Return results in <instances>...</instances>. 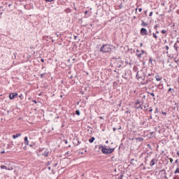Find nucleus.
Instances as JSON below:
<instances>
[{"label":"nucleus","mask_w":179,"mask_h":179,"mask_svg":"<svg viewBox=\"0 0 179 179\" xmlns=\"http://www.w3.org/2000/svg\"><path fill=\"white\" fill-rule=\"evenodd\" d=\"M112 50L113 45L108 44L103 45L100 48L101 52H111Z\"/></svg>","instance_id":"obj_1"},{"label":"nucleus","mask_w":179,"mask_h":179,"mask_svg":"<svg viewBox=\"0 0 179 179\" xmlns=\"http://www.w3.org/2000/svg\"><path fill=\"white\" fill-rule=\"evenodd\" d=\"M101 152L104 155H111V153H113V152H114V148L107 149L106 148H103L101 150Z\"/></svg>","instance_id":"obj_2"},{"label":"nucleus","mask_w":179,"mask_h":179,"mask_svg":"<svg viewBox=\"0 0 179 179\" xmlns=\"http://www.w3.org/2000/svg\"><path fill=\"white\" fill-rule=\"evenodd\" d=\"M143 73L142 71H138L136 76V78L138 79V80H141V79H143Z\"/></svg>","instance_id":"obj_3"},{"label":"nucleus","mask_w":179,"mask_h":179,"mask_svg":"<svg viewBox=\"0 0 179 179\" xmlns=\"http://www.w3.org/2000/svg\"><path fill=\"white\" fill-rule=\"evenodd\" d=\"M17 93H16V92L10 93L9 94V99H10V100H13V99L17 97Z\"/></svg>","instance_id":"obj_4"},{"label":"nucleus","mask_w":179,"mask_h":179,"mask_svg":"<svg viewBox=\"0 0 179 179\" xmlns=\"http://www.w3.org/2000/svg\"><path fill=\"white\" fill-rule=\"evenodd\" d=\"M141 34H142V36H148V30L145 28H142L141 29Z\"/></svg>","instance_id":"obj_5"},{"label":"nucleus","mask_w":179,"mask_h":179,"mask_svg":"<svg viewBox=\"0 0 179 179\" xmlns=\"http://www.w3.org/2000/svg\"><path fill=\"white\" fill-rule=\"evenodd\" d=\"M173 48L176 50V52H178V48H179V42H176L174 43V45H173Z\"/></svg>","instance_id":"obj_6"},{"label":"nucleus","mask_w":179,"mask_h":179,"mask_svg":"<svg viewBox=\"0 0 179 179\" xmlns=\"http://www.w3.org/2000/svg\"><path fill=\"white\" fill-rule=\"evenodd\" d=\"M156 164V160L155 159H152L150 163V167H153Z\"/></svg>","instance_id":"obj_7"},{"label":"nucleus","mask_w":179,"mask_h":179,"mask_svg":"<svg viewBox=\"0 0 179 179\" xmlns=\"http://www.w3.org/2000/svg\"><path fill=\"white\" fill-rule=\"evenodd\" d=\"M143 54H145V50H142L141 53H136V56L138 57V58H141V57H142V55Z\"/></svg>","instance_id":"obj_8"},{"label":"nucleus","mask_w":179,"mask_h":179,"mask_svg":"<svg viewBox=\"0 0 179 179\" xmlns=\"http://www.w3.org/2000/svg\"><path fill=\"white\" fill-rule=\"evenodd\" d=\"M1 169H5V170H12V168H8V166H5V165H1Z\"/></svg>","instance_id":"obj_9"},{"label":"nucleus","mask_w":179,"mask_h":179,"mask_svg":"<svg viewBox=\"0 0 179 179\" xmlns=\"http://www.w3.org/2000/svg\"><path fill=\"white\" fill-rule=\"evenodd\" d=\"M24 145H26L27 146L29 145V139L27 136L24 137Z\"/></svg>","instance_id":"obj_10"},{"label":"nucleus","mask_w":179,"mask_h":179,"mask_svg":"<svg viewBox=\"0 0 179 179\" xmlns=\"http://www.w3.org/2000/svg\"><path fill=\"white\" fill-rule=\"evenodd\" d=\"M19 136H22V134H17L13 136V139H16V138H19Z\"/></svg>","instance_id":"obj_11"},{"label":"nucleus","mask_w":179,"mask_h":179,"mask_svg":"<svg viewBox=\"0 0 179 179\" xmlns=\"http://www.w3.org/2000/svg\"><path fill=\"white\" fill-rule=\"evenodd\" d=\"M94 137H92L91 138L89 139V142L90 143H93V142H94Z\"/></svg>","instance_id":"obj_12"},{"label":"nucleus","mask_w":179,"mask_h":179,"mask_svg":"<svg viewBox=\"0 0 179 179\" xmlns=\"http://www.w3.org/2000/svg\"><path fill=\"white\" fill-rule=\"evenodd\" d=\"M141 26H143V27H146V26H148V23L145 22L144 21H142Z\"/></svg>","instance_id":"obj_13"},{"label":"nucleus","mask_w":179,"mask_h":179,"mask_svg":"<svg viewBox=\"0 0 179 179\" xmlns=\"http://www.w3.org/2000/svg\"><path fill=\"white\" fill-rule=\"evenodd\" d=\"M148 107H149V105L146 103L145 106H143V110H148Z\"/></svg>","instance_id":"obj_14"},{"label":"nucleus","mask_w":179,"mask_h":179,"mask_svg":"<svg viewBox=\"0 0 179 179\" xmlns=\"http://www.w3.org/2000/svg\"><path fill=\"white\" fill-rule=\"evenodd\" d=\"M43 156H45V157H47V156H48V151H45L44 153L43 154Z\"/></svg>","instance_id":"obj_15"},{"label":"nucleus","mask_w":179,"mask_h":179,"mask_svg":"<svg viewBox=\"0 0 179 179\" xmlns=\"http://www.w3.org/2000/svg\"><path fill=\"white\" fill-rule=\"evenodd\" d=\"M76 115H80V111L79 110H77L76 111Z\"/></svg>","instance_id":"obj_16"},{"label":"nucleus","mask_w":179,"mask_h":179,"mask_svg":"<svg viewBox=\"0 0 179 179\" xmlns=\"http://www.w3.org/2000/svg\"><path fill=\"white\" fill-rule=\"evenodd\" d=\"M156 80L157 82H160V80H162V78H159V76H156Z\"/></svg>","instance_id":"obj_17"},{"label":"nucleus","mask_w":179,"mask_h":179,"mask_svg":"<svg viewBox=\"0 0 179 179\" xmlns=\"http://www.w3.org/2000/svg\"><path fill=\"white\" fill-rule=\"evenodd\" d=\"M136 108H141V110H143V106L139 105L138 106L136 107Z\"/></svg>","instance_id":"obj_18"},{"label":"nucleus","mask_w":179,"mask_h":179,"mask_svg":"<svg viewBox=\"0 0 179 179\" xmlns=\"http://www.w3.org/2000/svg\"><path fill=\"white\" fill-rule=\"evenodd\" d=\"M177 173L179 174V168H177L175 171V174H177Z\"/></svg>","instance_id":"obj_19"},{"label":"nucleus","mask_w":179,"mask_h":179,"mask_svg":"<svg viewBox=\"0 0 179 179\" xmlns=\"http://www.w3.org/2000/svg\"><path fill=\"white\" fill-rule=\"evenodd\" d=\"M168 92H171V93H173V92H174V89L169 88Z\"/></svg>","instance_id":"obj_20"},{"label":"nucleus","mask_w":179,"mask_h":179,"mask_svg":"<svg viewBox=\"0 0 179 179\" xmlns=\"http://www.w3.org/2000/svg\"><path fill=\"white\" fill-rule=\"evenodd\" d=\"M149 94H150V96H152V97H155V93L153 92H148Z\"/></svg>","instance_id":"obj_21"},{"label":"nucleus","mask_w":179,"mask_h":179,"mask_svg":"<svg viewBox=\"0 0 179 179\" xmlns=\"http://www.w3.org/2000/svg\"><path fill=\"white\" fill-rule=\"evenodd\" d=\"M138 105L141 106V101H137L136 102V106H138Z\"/></svg>","instance_id":"obj_22"},{"label":"nucleus","mask_w":179,"mask_h":179,"mask_svg":"<svg viewBox=\"0 0 179 179\" xmlns=\"http://www.w3.org/2000/svg\"><path fill=\"white\" fill-rule=\"evenodd\" d=\"M152 36H153L154 38H157V35H156V34L153 33Z\"/></svg>","instance_id":"obj_23"},{"label":"nucleus","mask_w":179,"mask_h":179,"mask_svg":"<svg viewBox=\"0 0 179 179\" xmlns=\"http://www.w3.org/2000/svg\"><path fill=\"white\" fill-rule=\"evenodd\" d=\"M134 162H135V159H132L130 161L131 164H134Z\"/></svg>","instance_id":"obj_24"},{"label":"nucleus","mask_w":179,"mask_h":179,"mask_svg":"<svg viewBox=\"0 0 179 179\" xmlns=\"http://www.w3.org/2000/svg\"><path fill=\"white\" fill-rule=\"evenodd\" d=\"M55 34H56L57 37H59V36H61V34H59L58 32H56Z\"/></svg>","instance_id":"obj_25"},{"label":"nucleus","mask_w":179,"mask_h":179,"mask_svg":"<svg viewBox=\"0 0 179 179\" xmlns=\"http://www.w3.org/2000/svg\"><path fill=\"white\" fill-rule=\"evenodd\" d=\"M121 66H122V64H121L117 65V68H121Z\"/></svg>","instance_id":"obj_26"},{"label":"nucleus","mask_w":179,"mask_h":179,"mask_svg":"<svg viewBox=\"0 0 179 179\" xmlns=\"http://www.w3.org/2000/svg\"><path fill=\"white\" fill-rule=\"evenodd\" d=\"M162 34H166V30L163 29V30L162 31Z\"/></svg>","instance_id":"obj_27"},{"label":"nucleus","mask_w":179,"mask_h":179,"mask_svg":"<svg viewBox=\"0 0 179 179\" xmlns=\"http://www.w3.org/2000/svg\"><path fill=\"white\" fill-rule=\"evenodd\" d=\"M152 61H153V60L152 59V58H150V59H149V63H150V64H152Z\"/></svg>","instance_id":"obj_28"},{"label":"nucleus","mask_w":179,"mask_h":179,"mask_svg":"<svg viewBox=\"0 0 179 179\" xmlns=\"http://www.w3.org/2000/svg\"><path fill=\"white\" fill-rule=\"evenodd\" d=\"M44 75H45V73H42V74H41V78H44Z\"/></svg>","instance_id":"obj_29"},{"label":"nucleus","mask_w":179,"mask_h":179,"mask_svg":"<svg viewBox=\"0 0 179 179\" xmlns=\"http://www.w3.org/2000/svg\"><path fill=\"white\" fill-rule=\"evenodd\" d=\"M165 48H166V50L167 51H169V48L168 45H166V46H165Z\"/></svg>","instance_id":"obj_30"},{"label":"nucleus","mask_w":179,"mask_h":179,"mask_svg":"<svg viewBox=\"0 0 179 179\" xmlns=\"http://www.w3.org/2000/svg\"><path fill=\"white\" fill-rule=\"evenodd\" d=\"M152 15H153V12H150L149 16H152Z\"/></svg>","instance_id":"obj_31"},{"label":"nucleus","mask_w":179,"mask_h":179,"mask_svg":"<svg viewBox=\"0 0 179 179\" xmlns=\"http://www.w3.org/2000/svg\"><path fill=\"white\" fill-rule=\"evenodd\" d=\"M19 97H20V99H22V97H23V94H20V96H19Z\"/></svg>","instance_id":"obj_32"},{"label":"nucleus","mask_w":179,"mask_h":179,"mask_svg":"<svg viewBox=\"0 0 179 179\" xmlns=\"http://www.w3.org/2000/svg\"><path fill=\"white\" fill-rule=\"evenodd\" d=\"M136 139H138V141H143V138H136Z\"/></svg>","instance_id":"obj_33"},{"label":"nucleus","mask_w":179,"mask_h":179,"mask_svg":"<svg viewBox=\"0 0 179 179\" xmlns=\"http://www.w3.org/2000/svg\"><path fill=\"white\" fill-rule=\"evenodd\" d=\"M47 1L48 2H52L54 0H45Z\"/></svg>","instance_id":"obj_34"},{"label":"nucleus","mask_w":179,"mask_h":179,"mask_svg":"<svg viewBox=\"0 0 179 179\" xmlns=\"http://www.w3.org/2000/svg\"><path fill=\"white\" fill-rule=\"evenodd\" d=\"M149 111H150V113H152V111H153V109H152V108H150Z\"/></svg>","instance_id":"obj_35"},{"label":"nucleus","mask_w":179,"mask_h":179,"mask_svg":"<svg viewBox=\"0 0 179 179\" xmlns=\"http://www.w3.org/2000/svg\"><path fill=\"white\" fill-rule=\"evenodd\" d=\"M113 131L114 132H115V131H117V129L115 127H113Z\"/></svg>","instance_id":"obj_36"},{"label":"nucleus","mask_w":179,"mask_h":179,"mask_svg":"<svg viewBox=\"0 0 179 179\" xmlns=\"http://www.w3.org/2000/svg\"><path fill=\"white\" fill-rule=\"evenodd\" d=\"M41 62H44V59H41Z\"/></svg>","instance_id":"obj_37"},{"label":"nucleus","mask_w":179,"mask_h":179,"mask_svg":"<svg viewBox=\"0 0 179 179\" xmlns=\"http://www.w3.org/2000/svg\"><path fill=\"white\" fill-rule=\"evenodd\" d=\"M162 114L164 115H166V112H162Z\"/></svg>","instance_id":"obj_38"},{"label":"nucleus","mask_w":179,"mask_h":179,"mask_svg":"<svg viewBox=\"0 0 179 179\" xmlns=\"http://www.w3.org/2000/svg\"><path fill=\"white\" fill-rule=\"evenodd\" d=\"M139 12H142V8L138 9Z\"/></svg>","instance_id":"obj_39"},{"label":"nucleus","mask_w":179,"mask_h":179,"mask_svg":"<svg viewBox=\"0 0 179 179\" xmlns=\"http://www.w3.org/2000/svg\"><path fill=\"white\" fill-rule=\"evenodd\" d=\"M137 54H139V50H136Z\"/></svg>","instance_id":"obj_40"},{"label":"nucleus","mask_w":179,"mask_h":179,"mask_svg":"<svg viewBox=\"0 0 179 179\" xmlns=\"http://www.w3.org/2000/svg\"><path fill=\"white\" fill-rule=\"evenodd\" d=\"M99 118H100L101 120H103V117H101V116H100Z\"/></svg>","instance_id":"obj_41"},{"label":"nucleus","mask_w":179,"mask_h":179,"mask_svg":"<svg viewBox=\"0 0 179 179\" xmlns=\"http://www.w3.org/2000/svg\"><path fill=\"white\" fill-rule=\"evenodd\" d=\"M155 29H157V24L155 26Z\"/></svg>","instance_id":"obj_42"},{"label":"nucleus","mask_w":179,"mask_h":179,"mask_svg":"<svg viewBox=\"0 0 179 179\" xmlns=\"http://www.w3.org/2000/svg\"><path fill=\"white\" fill-rule=\"evenodd\" d=\"M177 13H178V15H179V10H177Z\"/></svg>","instance_id":"obj_43"},{"label":"nucleus","mask_w":179,"mask_h":179,"mask_svg":"<svg viewBox=\"0 0 179 179\" xmlns=\"http://www.w3.org/2000/svg\"><path fill=\"white\" fill-rule=\"evenodd\" d=\"M156 33H157V34H159V31H157Z\"/></svg>","instance_id":"obj_44"},{"label":"nucleus","mask_w":179,"mask_h":179,"mask_svg":"<svg viewBox=\"0 0 179 179\" xmlns=\"http://www.w3.org/2000/svg\"><path fill=\"white\" fill-rule=\"evenodd\" d=\"M140 45H141V47H142V45H143V43H141Z\"/></svg>","instance_id":"obj_45"},{"label":"nucleus","mask_w":179,"mask_h":179,"mask_svg":"<svg viewBox=\"0 0 179 179\" xmlns=\"http://www.w3.org/2000/svg\"><path fill=\"white\" fill-rule=\"evenodd\" d=\"M106 143H108V141H106Z\"/></svg>","instance_id":"obj_46"},{"label":"nucleus","mask_w":179,"mask_h":179,"mask_svg":"<svg viewBox=\"0 0 179 179\" xmlns=\"http://www.w3.org/2000/svg\"><path fill=\"white\" fill-rule=\"evenodd\" d=\"M177 155L179 156V152H177Z\"/></svg>","instance_id":"obj_47"},{"label":"nucleus","mask_w":179,"mask_h":179,"mask_svg":"<svg viewBox=\"0 0 179 179\" xmlns=\"http://www.w3.org/2000/svg\"><path fill=\"white\" fill-rule=\"evenodd\" d=\"M177 162H178V160H176V163H177Z\"/></svg>","instance_id":"obj_48"},{"label":"nucleus","mask_w":179,"mask_h":179,"mask_svg":"<svg viewBox=\"0 0 179 179\" xmlns=\"http://www.w3.org/2000/svg\"><path fill=\"white\" fill-rule=\"evenodd\" d=\"M66 143H68V141H66Z\"/></svg>","instance_id":"obj_49"},{"label":"nucleus","mask_w":179,"mask_h":179,"mask_svg":"<svg viewBox=\"0 0 179 179\" xmlns=\"http://www.w3.org/2000/svg\"><path fill=\"white\" fill-rule=\"evenodd\" d=\"M148 76H150V74H148Z\"/></svg>","instance_id":"obj_50"},{"label":"nucleus","mask_w":179,"mask_h":179,"mask_svg":"<svg viewBox=\"0 0 179 179\" xmlns=\"http://www.w3.org/2000/svg\"><path fill=\"white\" fill-rule=\"evenodd\" d=\"M3 152H4L3 151L1 152V153H3Z\"/></svg>","instance_id":"obj_51"},{"label":"nucleus","mask_w":179,"mask_h":179,"mask_svg":"<svg viewBox=\"0 0 179 179\" xmlns=\"http://www.w3.org/2000/svg\"><path fill=\"white\" fill-rule=\"evenodd\" d=\"M178 167H179V164L178 165Z\"/></svg>","instance_id":"obj_52"},{"label":"nucleus","mask_w":179,"mask_h":179,"mask_svg":"<svg viewBox=\"0 0 179 179\" xmlns=\"http://www.w3.org/2000/svg\"><path fill=\"white\" fill-rule=\"evenodd\" d=\"M178 139H179V137H178Z\"/></svg>","instance_id":"obj_53"},{"label":"nucleus","mask_w":179,"mask_h":179,"mask_svg":"<svg viewBox=\"0 0 179 179\" xmlns=\"http://www.w3.org/2000/svg\"><path fill=\"white\" fill-rule=\"evenodd\" d=\"M30 146L31 147L32 145H30Z\"/></svg>","instance_id":"obj_54"},{"label":"nucleus","mask_w":179,"mask_h":179,"mask_svg":"<svg viewBox=\"0 0 179 179\" xmlns=\"http://www.w3.org/2000/svg\"><path fill=\"white\" fill-rule=\"evenodd\" d=\"M136 179H138V178H136Z\"/></svg>","instance_id":"obj_55"}]
</instances>
